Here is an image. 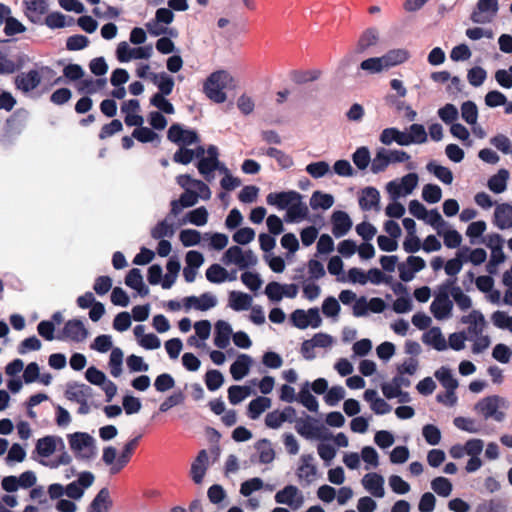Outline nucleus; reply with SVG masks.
I'll use <instances>...</instances> for the list:
<instances>
[{
	"mask_svg": "<svg viewBox=\"0 0 512 512\" xmlns=\"http://www.w3.org/2000/svg\"><path fill=\"white\" fill-rule=\"evenodd\" d=\"M233 83V77L225 70H219L211 73L206 79L203 90L205 95L215 103H223L227 96L224 89Z\"/></svg>",
	"mask_w": 512,
	"mask_h": 512,
	"instance_id": "f257e3e1",
	"label": "nucleus"
},
{
	"mask_svg": "<svg viewBox=\"0 0 512 512\" xmlns=\"http://www.w3.org/2000/svg\"><path fill=\"white\" fill-rule=\"evenodd\" d=\"M507 402L504 398L498 395H491L484 397L475 405V411L481 414L484 419L492 418L495 421L501 422L505 418V413L500 411L499 408H506Z\"/></svg>",
	"mask_w": 512,
	"mask_h": 512,
	"instance_id": "f03ea898",
	"label": "nucleus"
},
{
	"mask_svg": "<svg viewBox=\"0 0 512 512\" xmlns=\"http://www.w3.org/2000/svg\"><path fill=\"white\" fill-rule=\"evenodd\" d=\"M68 440L71 450L78 459L89 460L94 456V439L88 433L76 432L70 434Z\"/></svg>",
	"mask_w": 512,
	"mask_h": 512,
	"instance_id": "7ed1b4c3",
	"label": "nucleus"
},
{
	"mask_svg": "<svg viewBox=\"0 0 512 512\" xmlns=\"http://www.w3.org/2000/svg\"><path fill=\"white\" fill-rule=\"evenodd\" d=\"M499 10L498 0H478L470 15L473 23H490Z\"/></svg>",
	"mask_w": 512,
	"mask_h": 512,
	"instance_id": "20e7f679",
	"label": "nucleus"
},
{
	"mask_svg": "<svg viewBox=\"0 0 512 512\" xmlns=\"http://www.w3.org/2000/svg\"><path fill=\"white\" fill-rule=\"evenodd\" d=\"M167 139L181 147L200 142V138L195 130L184 129L182 125L178 123H174L169 127Z\"/></svg>",
	"mask_w": 512,
	"mask_h": 512,
	"instance_id": "39448f33",
	"label": "nucleus"
},
{
	"mask_svg": "<svg viewBox=\"0 0 512 512\" xmlns=\"http://www.w3.org/2000/svg\"><path fill=\"white\" fill-rule=\"evenodd\" d=\"M88 337V330L80 319L68 320L57 336L59 340H70L76 343L83 342Z\"/></svg>",
	"mask_w": 512,
	"mask_h": 512,
	"instance_id": "423d86ee",
	"label": "nucleus"
},
{
	"mask_svg": "<svg viewBox=\"0 0 512 512\" xmlns=\"http://www.w3.org/2000/svg\"><path fill=\"white\" fill-rule=\"evenodd\" d=\"M152 54L151 45L130 48L127 42H120L116 49V56L120 62H128L131 59H148Z\"/></svg>",
	"mask_w": 512,
	"mask_h": 512,
	"instance_id": "0eeeda50",
	"label": "nucleus"
},
{
	"mask_svg": "<svg viewBox=\"0 0 512 512\" xmlns=\"http://www.w3.org/2000/svg\"><path fill=\"white\" fill-rule=\"evenodd\" d=\"M41 83V75L38 70L31 69L28 72H21L14 78V85L17 90L28 94L36 89Z\"/></svg>",
	"mask_w": 512,
	"mask_h": 512,
	"instance_id": "6e6552de",
	"label": "nucleus"
},
{
	"mask_svg": "<svg viewBox=\"0 0 512 512\" xmlns=\"http://www.w3.org/2000/svg\"><path fill=\"white\" fill-rule=\"evenodd\" d=\"M94 475L91 472L85 471L78 475L76 481L71 482L64 488L65 494L71 498L78 500L83 496L84 490L92 485Z\"/></svg>",
	"mask_w": 512,
	"mask_h": 512,
	"instance_id": "1a4fd4ad",
	"label": "nucleus"
},
{
	"mask_svg": "<svg viewBox=\"0 0 512 512\" xmlns=\"http://www.w3.org/2000/svg\"><path fill=\"white\" fill-rule=\"evenodd\" d=\"M275 501L279 504H286L293 509H298L303 504V496L294 485H287L275 495Z\"/></svg>",
	"mask_w": 512,
	"mask_h": 512,
	"instance_id": "9d476101",
	"label": "nucleus"
},
{
	"mask_svg": "<svg viewBox=\"0 0 512 512\" xmlns=\"http://www.w3.org/2000/svg\"><path fill=\"white\" fill-rule=\"evenodd\" d=\"M302 195L297 191H282L276 193H269L266 197L268 205L275 206L280 210L288 209L295 200H301Z\"/></svg>",
	"mask_w": 512,
	"mask_h": 512,
	"instance_id": "9b49d317",
	"label": "nucleus"
},
{
	"mask_svg": "<svg viewBox=\"0 0 512 512\" xmlns=\"http://www.w3.org/2000/svg\"><path fill=\"white\" fill-rule=\"evenodd\" d=\"M27 56L23 53L17 54L14 59L7 53L0 50V74H13L24 67L27 62Z\"/></svg>",
	"mask_w": 512,
	"mask_h": 512,
	"instance_id": "f8f14e48",
	"label": "nucleus"
},
{
	"mask_svg": "<svg viewBox=\"0 0 512 512\" xmlns=\"http://www.w3.org/2000/svg\"><path fill=\"white\" fill-rule=\"evenodd\" d=\"M379 42V31L375 27H369L362 31L355 45L354 52L363 54L369 48L374 47Z\"/></svg>",
	"mask_w": 512,
	"mask_h": 512,
	"instance_id": "ddd939ff",
	"label": "nucleus"
},
{
	"mask_svg": "<svg viewBox=\"0 0 512 512\" xmlns=\"http://www.w3.org/2000/svg\"><path fill=\"white\" fill-rule=\"evenodd\" d=\"M209 457L205 449L198 452L191 464L190 475L195 484H201L208 469Z\"/></svg>",
	"mask_w": 512,
	"mask_h": 512,
	"instance_id": "4468645a",
	"label": "nucleus"
},
{
	"mask_svg": "<svg viewBox=\"0 0 512 512\" xmlns=\"http://www.w3.org/2000/svg\"><path fill=\"white\" fill-rule=\"evenodd\" d=\"M141 435L134 437L129 440L123 447L120 455L117 458V461L113 467H111V474H116L120 472L131 460V457L138 446L139 440L141 439Z\"/></svg>",
	"mask_w": 512,
	"mask_h": 512,
	"instance_id": "2eb2a0df",
	"label": "nucleus"
},
{
	"mask_svg": "<svg viewBox=\"0 0 512 512\" xmlns=\"http://www.w3.org/2000/svg\"><path fill=\"white\" fill-rule=\"evenodd\" d=\"M313 460L314 458L311 454L302 455L300 458L301 464L299 465L296 472L298 480H304L306 485H310L317 474V468L312 463Z\"/></svg>",
	"mask_w": 512,
	"mask_h": 512,
	"instance_id": "dca6fc26",
	"label": "nucleus"
},
{
	"mask_svg": "<svg viewBox=\"0 0 512 512\" xmlns=\"http://www.w3.org/2000/svg\"><path fill=\"white\" fill-rule=\"evenodd\" d=\"M57 444L60 445V449H64L63 440L57 436H45L37 440L35 451L43 458L51 456L57 449Z\"/></svg>",
	"mask_w": 512,
	"mask_h": 512,
	"instance_id": "f3484780",
	"label": "nucleus"
},
{
	"mask_svg": "<svg viewBox=\"0 0 512 512\" xmlns=\"http://www.w3.org/2000/svg\"><path fill=\"white\" fill-rule=\"evenodd\" d=\"M332 233L336 238L346 235L352 227L349 215L344 211H335L331 216Z\"/></svg>",
	"mask_w": 512,
	"mask_h": 512,
	"instance_id": "a211bd4d",
	"label": "nucleus"
},
{
	"mask_svg": "<svg viewBox=\"0 0 512 512\" xmlns=\"http://www.w3.org/2000/svg\"><path fill=\"white\" fill-rule=\"evenodd\" d=\"M461 322L469 325L468 332L473 336L481 335L486 326L484 315L479 310H472L468 315L462 316Z\"/></svg>",
	"mask_w": 512,
	"mask_h": 512,
	"instance_id": "6ab92c4d",
	"label": "nucleus"
},
{
	"mask_svg": "<svg viewBox=\"0 0 512 512\" xmlns=\"http://www.w3.org/2000/svg\"><path fill=\"white\" fill-rule=\"evenodd\" d=\"M310 420H312L310 417H308V420H304L302 418L296 420L295 424V430L299 435L306 439H322L327 440L332 438V435H321L319 434L320 428L315 427L310 423Z\"/></svg>",
	"mask_w": 512,
	"mask_h": 512,
	"instance_id": "aec40b11",
	"label": "nucleus"
},
{
	"mask_svg": "<svg viewBox=\"0 0 512 512\" xmlns=\"http://www.w3.org/2000/svg\"><path fill=\"white\" fill-rule=\"evenodd\" d=\"M198 201V194L196 191L187 189L180 195L177 200H172L170 203V215L177 216L183 208L192 207Z\"/></svg>",
	"mask_w": 512,
	"mask_h": 512,
	"instance_id": "412c9836",
	"label": "nucleus"
},
{
	"mask_svg": "<svg viewBox=\"0 0 512 512\" xmlns=\"http://www.w3.org/2000/svg\"><path fill=\"white\" fill-rule=\"evenodd\" d=\"M384 479L380 474L368 473L362 478V485L374 497L382 498L384 496Z\"/></svg>",
	"mask_w": 512,
	"mask_h": 512,
	"instance_id": "4be33fe9",
	"label": "nucleus"
},
{
	"mask_svg": "<svg viewBox=\"0 0 512 512\" xmlns=\"http://www.w3.org/2000/svg\"><path fill=\"white\" fill-rule=\"evenodd\" d=\"M65 396L70 401L79 402L92 397V388L85 384L71 382L67 384Z\"/></svg>",
	"mask_w": 512,
	"mask_h": 512,
	"instance_id": "5701e85b",
	"label": "nucleus"
},
{
	"mask_svg": "<svg viewBox=\"0 0 512 512\" xmlns=\"http://www.w3.org/2000/svg\"><path fill=\"white\" fill-rule=\"evenodd\" d=\"M494 224L501 230L512 227V205L503 203L496 206Z\"/></svg>",
	"mask_w": 512,
	"mask_h": 512,
	"instance_id": "b1692460",
	"label": "nucleus"
},
{
	"mask_svg": "<svg viewBox=\"0 0 512 512\" xmlns=\"http://www.w3.org/2000/svg\"><path fill=\"white\" fill-rule=\"evenodd\" d=\"M380 194L374 187H366L362 189L359 196V205L362 210L368 211L371 209L379 210Z\"/></svg>",
	"mask_w": 512,
	"mask_h": 512,
	"instance_id": "393cba45",
	"label": "nucleus"
},
{
	"mask_svg": "<svg viewBox=\"0 0 512 512\" xmlns=\"http://www.w3.org/2000/svg\"><path fill=\"white\" fill-rule=\"evenodd\" d=\"M24 5L25 15L33 23H37L48 9L47 0H25Z\"/></svg>",
	"mask_w": 512,
	"mask_h": 512,
	"instance_id": "a878e982",
	"label": "nucleus"
},
{
	"mask_svg": "<svg viewBox=\"0 0 512 512\" xmlns=\"http://www.w3.org/2000/svg\"><path fill=\"white\" fill-rule=\"evenodd\" d=\"M112 500L108 488H102L89 504L88 512H108L112 507Z\"/></svg>",
	"mask_w": 512,
	"mask_h": 512,
	"instance_id": "bb28decb",
	"label": "nucleus"
},
{
	"mask_svg": "<svg viewBox=\"0 0 512 512\" xmlns=\"http://www.w3.org/2000/svg\"><path fill=\"white\" fill-rule=\"evenodd\" d=\"M232 329L229 323L224 320H218L215 323L214 344L220 349H225L229 345Z\"/></svg>",
	"mask_w": 512,
	"mask_h": 512,
	"instance_id": "cd10ccee",
	"label": "nucleus"
},
{
	"mask_svg": "<svg viewBox=\"0 0 512 512\" xmlns=\"http://www.w3.org/2000/svg\"><path fill=\"white\" fill-rule=\"evenodd\" d=\"M422 341L426 345H430L438 351L446 350L448 347L439 327H432L430 330L425 332L422 336Z\"/></svg>",
	"mask_w": 512,
	"mask_h": 512,
	"instance_id": "c85d7f7f",
	"label": "nucleus"
},
{
	"mask_svg": "<svg viewBox=\"0 0 512 512\" xmlns=\"http://www.w3.org/2000/svg\"><path fill=\"white\" fill-rule=\"evenodd\" d=\"M252 359L249 355L240 354L230 366V373L234 380H240L249 373Z\"/></svg>",
	"mask_w": 512,
	"mask_h": 512,
	"instance_id": "c756f323",
	"label": "nucleus"
},
{
	"mask_svg": "<svg viewBox=\"0 0 512 512\" xmlns=\"http://www.w3.org/2000/svg\"><path fill=\"white\" fill-rule=\"evenodd\" d=\"M453 309L452 300L434 299L431 303L430 311L437 320L448 319L451 317Z\"/></svg>",
	"mask_w": 512,
	"mask_h": 512,
	"instance_id": "7c9ffc66",
	"label": "nucleus"
},
{
	"mask_svg": "<svg viewBox=\"0 0 512 512\" xmlns=\"http://www.w3.org/2000/svg\"><path fill=\"white\" fill-rule=\"evenodd\" d=\"M309 210L301 200H295L286 211L284 220L288 223H294L308 216Z\"/></svg>",
	"mask_w": 512,
	"mask_h": 512,
	"instance_id": "2f4dec72",
	"label": "nucleus"
},
{
	"mask_svg": "<svg viewBox=\"0 0 512 512\" xmlns=\"http://www.w3.org/2000/svg\"><path fill=\"white\" fill-rule=\"evenodd\" d=\"M322 75V71L320 69H311V70H292L290 72L291 80L297 84L302 85L308 82H313L318 80Z\"/></svg>",
	"mask_w": 512,
	"mask_h": 512,
	"instance_id": "473e14b6",
	"label": "nucleus"
},
{
	"mask_svg": "<svg viewBox=\"0 0 512 512\" xmlns=\"http://www.w3.org/2000/svg\"><path fill=\"white\" fill-rule=\"evenodd\" d=\"M152 82L158 87L159 92L157 94L169 95L171 94L174 87L173 78L165 72L159 74L150 73Z\"/></svg>",
	"mask_w": 512,
	"mask_h": 512,
	"instance_id": "72a5a7b5",
	"label": "nucleus"
},
{
	"mask_svg": "<svg viewBox=\"0 0 512 512\" xmlns=\"http://www.w3.org/2000/svg\"><path fill=\"white\" fill-rule=\"evenodd\" d=\"M229 307L235 311L247 310L251 306L252 297L249 294L231 291L229 293Z\"/></svg>",
	"mask_w": 512,
	"mask_h": 512,
	"instance_id": "f704fd0d",
	"label": "nucleus"
},
{
	"mask_svg": "<svg viewBox=\"0 0 512 512\" xmlns=\"http://www.w3.org/2000/svg\"><path fill=\"white\" fill-rule=\"evenodd\" d=\"M380 141L385 145H390L395 141L401 146H407L408 138H406L405 132H401L397 128H386L380 134Z\"/></svg>",
	"mask_w": 512,
	"mask_h": 512,
	"instance_id": "c9c22d12",
	"label": "nucleus"
},
{
	"mask_svg": "<svg viewBox=\"0 0 512 512\" xmlns=\"http://www.w3.org/2000/svg\"><path fill=\"white\" fill-rule=\"evenodd\" d=\"M434 376L446 390H449L450 395L452 390L457 389L458 381L453 377L449 368L442 366L434 373Z\"/></svg>",
	"mask_w": 512,
	"mask_h": 512,
	"instance_id": "e433bc0d",
	"label": "nucleus"
},
{
	"mask_svg": "<svg viewBox=\"0 0 512 512\" xmlns=\"http://www.w3.org/2000/svg\"><path fill=\"white\" fill-rule=\"evenodd\" d=\"M381 58L386 69L405 62L409 58V52L405 49H392Z\"/></svg>",
	"mask_w": 512,
	"mask_h": 512,
	"instance_id": "4c0bfd02",
	"label": "nucleus"
},
{
	"mask_svg": "<svg viewBox=\"0 0 512 512\" xmlns=\"http://www.w3.org/2000/svg\"><path fill=\"white\" fill-rule=\"evenodd\" d=\"M509 172L506 169H500L497 174L491 176L488 180V188L494 193H502L507 186Z\"/></svg>",
	"mask_w": 512,
	"mask_h": 512,
	"instance_id": "58836bf2",
	"label": "nucleus"
},
{
	"mask_svg": "<svg viewBox=\"0 0 512 512\" xmlns=\"http://www.w3.org/2000/svg\"><path fill=\"white\" fill-rule=\"evenodd\" d=\"M255 449L259 453V462L262 464L271 463L275 458V452L268 439H260L255 444Z\"/></svg>",
	"mask_w": 512,
	"mask_h": 512,
	"instance_id": "ea45409f",
	"label": "nucleus"
},
{
	"mask_svg": "<svg viewBox=\"0 0 512 512\" xmlns=\"http://www.w3.org/2000/svg\"><path fill=\"white\" fill-rule=\"evenodd\" d=\"M271 399L267 397L259 396L253 399L248 405V416L255 420L257 419L266 409L270 408Z\"/></svg>",
	"mask_w": 512,
	"mask_h": 512,
	"instance_id": "a19ab883",
	"label": "nucleus"
},
{
	"mask_svg": "<svg viewBox=\"0 0 512 512\" xmlns=\"http://www.w3.org/2000/svg\"><path fill=\"white\" fill-rule=\"evenodd\" d=\"M334 203V198L331 194L315 191L310 198V206L313 210L321 208L323 210L329 209Z\"/></svg>",
	"mask_w": 512,
	"mask_h": 512,
	"instance_id": "79ce46f5",
	"label": "nucleus"
},
{
	"mask_svg": "<svg viewBox=\"0 0 512 512\" xmlns=\"http://www.w3.org/2000/svg\"><path fill=\"white\" fill-rule=\"evenodd\" d=\"M220 168V162L213 161L207 157H202L197 163V169L207 181L214 178L213 172Z\"/></svg>",
	"mask_w": 512,
	"mask_h": 512,
	"instance_id": "37998d69",
	"label": "nucleus"
},
{
	"mask_svg": "<svg viewBox=\"0 0 512 512\" xmlns=\"http://www.w3.org/2000/svg\"><path fill=\"white\" fill-rule=\"evenodd\" d=\"M174 228L172 223L168 222V217L158 222L151 230V237L156 240H162L164 237H172Z\"/></svg>",
	"mask_w": 512,
	"mask_h": 512,
	"instance_id": "c03bdc74",
	"label": "nucleus"
},
{
	"mask_svg": "<svg viewBox=\"0 0 512 512\" xmlns=\"http://www.w3.org/2000/svg\"><path fill=\"white\" fill-rule=\"evenodd\" d=\"M299 402L309 411L316 412L318 410V401L309 391V383L306 382L298 394Z\"/></svg>",
	"mask_w": 512,
	"mask_h": 512,
	"instance_id": "a18cd8bd",
	"label": "nucleus"
},
{
	"mask_svg": "<svg viewBox=\"0 0 512 512\" xmlns=\"http://www.w3.org/2000/svg\"><path fill=\"white\" fill-rule=\"evenodd\" d=\"M408 138L407 145L412 143L422 144L427 141V133L422 124H412L409 127V133H406Z\"/></svg>",
	"mask_w": 512,
	"mask_h": 512,
	"instance_id": "49530a36",
	"label": "nucleus"
},
{
	"mask_svg": "<svg viewBox=\"0 0 512 512\" xmlns=\"http://www.w3.org/2000/svg\"><path fill=\"white\" fill-rule=\"evenodd\" d=\"M427 170L433 173L435 177L445 184H451L453 181V174L447 167L435 164L434 162H429L427 164Z\"/></svg>",
	"mask_w": 512,
	"mask_h": 512,
	"instance_id": "de8ad7c7",
	"label": "nucleus"
},
{
	"mask_svg": "<svg viewBox=\"0 0 512 512\" xmlns=\"http://www.w3.org/2000/svg\"><path fill=\"white\" fill-rule=\"evenodd\" d=\"M390 164L388 151L385 148H379L371 164V171L375 174L383 172Z\"/></svg>",
	"mask_w": 512,
	"mask_h": 512,
	"instance_id": "09e8293b",
	"label": "nucleus"
},
{
	"mask_svg": "<svg viewBox=\"0 0 512 512\" xmlns=\"http://www.w3.org/2000/svg\"><path fill=\"white\" fill-rule=\"evenodd\" d=\"M432 490L442 497H448L452 492V483L449 479L439 476L431 481Z\"/></svg>",
	"mask_w": 512,
	"mask_h": 512,
	"instance_id": "8fccbe9b",
	"label": "nucleus"
},
{
	"mask_svg": "<svg viewBox=\"0 0 512 512\" xmlns=\"http://www.w3.org/2000/svg\"><path fill=\"white\" fill-rule=\"evenodd\" d=\"M251 393L249 386L232 385L228 389V399L233 405L239 404Z\"/></svg>",
	"mask_w": 512,
	"mask_h": 512,
	"instance_id": "3c124183",
	"label": "nucleus"
},
{
	"mask_svg": "<svg viewBox=\"0 0 512 512\" xmlns=\"http://www.w3.org/2000/svg\"><path fill=\"white\" fill-rule=\"evenodd\" d=\"M123 353L120 348H113L109 359L110 373L113 377H119L122 373Z\"/></svg>",
	"mask_w": 512,
	"mask_h": 512,
	"instance_id": "603ef678",
	"label": "nucleus"
},
{
	"mask_svg": "<svg viewBox=\"0 0 512 512\" xmlns=\"http://www.w3.org/2000/svg\"><path fill=\"white\" fill-rule=\"evenodd\" d=\"M242 253L243 250L241 247L237 245L231 246L225 251L222 261L225 265L235 264L240 269V265L243 261Z\"/></svg>",
	"mask_w": 512,
	"mask_h": 512,
	"instance_id": "864d4df0",
	"label": "nucleus"
},
{
	"mask_svg": "<svg viewBox=\"0 0 512 512\" xmlns=\"http://www.w3.org/2000/svg\"><path fill=\"white\" fill-rule=\"evenodd\" d=\"M265 154L271 158H274L278 162L279 166L283 169L290 168L294 163L291 156L274 147H269Z\"/></svg>",
	"mask_w": 512,
	"mask_h": 512,
	"instance_id": "5fc2aeb1",
	"label": "nucleus"
},
{
	"mask_svg": "<svg viewBox=\"0 0 512 512\" xmlns=\"http://www.w3.org/2000/svg\"><path fill=\"white\" fill-rule=\"evenodd\" d=\"M206 278L211 283H222L227 279V270L219 264H212L206 270Z\"/></svg>",
	"mask_w": 512,
	"mask_h": 512,
	"instance_id": "6e6d98bb",
	"label": "nucleus"
},
{
	"mask_svg": "<svg viewBox=\"0 0 512 512\" xmlns=\"http://www.w3.org/2000/svg\"><path fill=\"white\" fill-rule=\"evenodd\" d=\"M186 220L196 226H203L207 223L208 212L205 207H198L186 214Z\"/></svg>",
	"mask_w": 512,
	"mask_h": 512,
	"instance_id": "4d7b16f0",
	"label": "nucleus"
},
{
	"mask_svg": "<svg viewBox=\"0 0 512 512\" xmlns=\"http://www.w3.org/2000/svg\"><path fill=\"white\" fill-rule=\"evenodd\" d=\"M442 191L436 184H426L422 190V198L427 203H437L441 200Z\"/></svg>",
	"mask_w": 512,
	"mask_h": 512,
	"instance_id": "13d9d810",
	"label": "nucleus"
},
{
	"mask_svg": "<svg viewBox=\"0 0 512 512\" xmlns=\"http://www.w3.org/2000/svg\"><path fill=\"white\" fill-rule=\"evenodd\" d=\"M461 116L466 123L470 125L475 124L478 117L476 104L472 101L464 102L461 106Z\"/></svg>",
	"mask_w": 512,
	"mask_h": 512,
	"instance_id": "bf43d9fd",
	"label": "nucleus"
},
{
	"mask_svg": "<svg viewBox=\"0 0 512 512\" xmlns=\"http://www.w3.org/2000/svg\"><path fill=\"white\" fill-rule=\"evenodd\" d=\"M185 395L182 391H175L170 396H168L159 406L160 412H167L172 407L181 405L184 403Z\"/></svg>",
	"mask_w": 512,
	"mask_h": 512,
	"instance_id": "052dcab7",
	"label": "nucleus"
},
{
	"mask_svg": "<svg viewBox=\"0 0 512 512\" xmlns=\"http://www.w3.org/2000/svg\"><path fill=\"white\" fill-rule=\"evenodd\" d=\"M353 163L358 169L364 170L370 162V152L367 147H359L352 155Z\"/></svg>",
	"mask_w": 512,
	"mask_h": 512,
	"instance_id": "680f3d73",
	"label": "nucleus"
},
{
	"mask_svg": "<svg viewBox=\"0 0 512 512\" xmlns=\"http://www.w3.org/2000/svg\"><path fill=\"white\" fill-rule=\"evenodd\" d=\"M330 171V166L326 161L310 163L306 166V172L313 178H321Z\"/></svg>",
	"mask_w": 512,
	"mask_h": 512,
	"instance_id": "e2e57ef3",
	"label": "nucleus"
},
{
	"mask_svg": "<svg viewBox=\"0 0 512 512\" xmlns=\"http://www.w3.org/2000/svg\"><path fill=\"white\" fill-rule=\"evenodd\" d=\"M224 382L223 375L218 370H209L205 374V384L210 391L219 389Z\"/></svg>",
	"mask_w": 512,
	"mask_h": 512,
	"instance_id": "0e129e2a",
	"label": "nucleus"
},
{
	"mask_svg": "<svg viewBox=\"0 0 512 512\" xmlns=\"http://www.w3.org/2000/svg\"><path fill=\"white\" fill-rule=\"evenodd\" d=\"M179 239L185 247L195 246L200 243L201 234L194 229H185L180 232Z\"/></svg>",
	"mask_w": 512,
	"mask_h": 512,
	"instance_id": "69168bd1",
	"label": "nucleus"
},
{
	"mask_svg": "<svg viewBox=\"0 0 512 512\" xmlns=\"http://www.w3.org/2000/svg\"><path fill=\"white\" fill-rule=\"evenodd\" d=\"M132 137L141 143L153 142L158 139V134L148 127L140 126L132 132Z\"/></svg>",
	"mask_w": 512,
	"mask_h": 512,
	"instance_id": "338daca9",
	"label": "nucleus"
},
{
	"mask_svg": "<svg viewBox=\"0 0 512 512\" xmlns=\"http://www.w3.org/2000/svg\"><path fill=\"white\" fill-rule=\"evenodd\" d=\"M475 512H506V507L501 500L492 499L480 503L476 507Z\"/></svg>",
	"mask_w": 512,
	"mask_h": 512,
	"instance_id": "774afa93",
	"label": "nucleus"
}]
</instances>
